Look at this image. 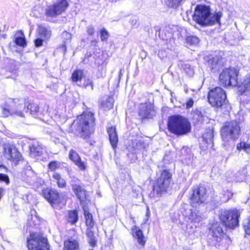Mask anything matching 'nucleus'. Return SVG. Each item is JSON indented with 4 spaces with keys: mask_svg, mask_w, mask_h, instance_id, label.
<instances>
[{
    "mask_svg": "<svg viewBox=\"0 0 250 250\" xmlns=\"http://www.w3.org/2000/svg\"><path fill=\"white\" fill-rule=\"evenodd\" d=\"M74 123L76 135L83 140L88 139L95 129L94 114L90 111L84 112L78 117Z\"/></svg>",
    "mask_w": 250,
    "mask_h": 250,
    "instance_id": "f257e3e1",
    "label": "nucleus"
},
{
    "mask_svg": "<svg viewBox=\"0 0 250 250\" xmlns=\"http://www.w3.org/2000/svg\"><path fill=\"white\" fill-rule=\"evenodd\" d=\"M222 17V13L221 12L211 13L209 6L197 5L194 10L193 20L202 26H211L217 23L220 24Z\"/></svg>",
    "mask_w": 250,
    "mask_h": 250,
    "instance_id": "f03ea898",
    "label": "nucleus"
},
{
    "mask_svg": "<svg viewBox=\"0 0 250 250\" xmlns=\"http://www.w3.org/2000/svg\"><path fill=\"white\" fill-rule=\"evenodd\" d=\"M1 116L4 118L9 116L24 118L25 109L24 102L19 98H7L0 105Z\"/></svg>",
    "mask_w": 250,
    "mask_h": 250,
    "instance_id": "7ed1b4c3",
    "label": "nucleus"
},
{
    "mask_svg": "<svg viewBox=\"0 0 250 250\" xmlns=\"http://www.w3.org/2000/svg\"><path fill=\"white\" fill-rule=\"evenodd\" d=\"M240 125L236 121L226 122L221 129V136L223 145L226 149L234 146V141L237 139L240 135Z\"/></svg>",
    "mask_w": 250,
    "mask_h": 250,
    "instance_id": "20e7f679",
    "label": "nucleus"
},
{
    "mask_svg": "<svg viewBox=\"0 0 250 250\" xmlns=\"http://www.w3.org/2000/svg\"><path fill=\"white\" fill-rule=\"evenodd\" d=\"M222 225L221 224H216L212 226L208 240L209 245L219 249L227 248L231 242L230 238L225 234Z\"/></svg>",
    "mask_w": 250,
    "mask_h": 250,
    "instance_id": "39448f33",
    "label": "nucleus"
},
{
    "mask_svg": "<svg viewBox=\"0 0 250 250\" xmlns=\"http://www.w3.org/2000/svg\"><path fill=\"white\" fill-rule=\"evenodd\" d=\"M168 128L171 132L180 136L189 133L191 126L187 118L181 116L175 115L169 118Z\"/></svg>",
    "mask_w": 250,
    "mask_h": 250,
    "instance_id": "423d86ee",
    "label": "nucleus"
},
{
    "mask_svg": "<svg viewBox=\"0 0 250 250\" xmlns=\"http://www.w3.org/2000/svg\"><path fill=\"white\" fill-rule=\"evenodd\" d=\"M208 99L209 103L213 107H221L225 111H229L230 109L226 92L220 87H216L210 90Z\"/></svg>",
    "mask_w": 250,
    "mask_h": 250,
    "instance_id": "0eeeda50",
    "label": "nucleus"
},
{
    "mask_svg": "<svg viewBox=\"0 0 250 250\" xmlns=\"http://www.w3.org/2000/svg\"><path fill=\"white\" fill-rule=\"evenodd\" d=\"M171 179L172 173L169 170H163L153 186V193L151 192L150 195L160 197L166 193L170 187Z\"/></svg>",
    "mask_w": 250,
    "mask_h": 250,
    "instance_id": "6e6552de",
    "label": "nucleus"
},
{
    "mask_svg": "<svg viewBox=\"0 0 250 250\" xmlns=\"http://www.w3.org/2000/svg\"><path fill=\"white\" fill-rule=\"evenodd\" d=\"M240 212L236 209L222 211L220 219L226 228L234 229L238 225Z\"/></svg>",
    "mask_w": 250,
    "mask_h": 250,
    "instance_id": "1a4fd4ad",
    "label": "nucleus"
},
{
    "mask_svg": "<svg viewBox=\"0 0 250 250\" xmlns=\"http://www.w3.org/2000/svg\"><path fill=\"white\" fill-rule=\"evenodd\" d=\"M238 72L234 68L224 70L219 76L220 83L224 86H236L238 84Z\"/></svg>",
    "mask_w": 250,
    "mask_h": 250,
    "instance_id": "9d476101",
    "label": "nucleus"
},
{
    "mask_svg": "<svg viewBox=\"0 0 250 250\" xmlns=\"http://www.w3.org/2000/svg\"><path fill=\"white\" fill-rule=\"evenodd\" d=\"M206 188L203 186L192 188V193L190 197V203L193 207H197L204 203L207 199Z\"/></svg>",
    "mask_w": 250,
    "mask_h": 250,
    "instance_id": "9b49d317",
    "label": "nucleus"
},
{
    "mask_svg": "<svg viewBox=\"0 0 250 250\" xmlns=\"http://www.w3.org/2000/svg\"><path fill=\"white\" fill-rule=\"evenodd\" d=\"M68 5L67 0H58L54 4L46 8L45 15L48 17L56 18L65 11Z\"/></svg>",
    "mask_w": 250,
    "mask_h": 250,
    "instance_id": "f8f14e48",
    "label": "nucleus"
},
{
    "mask_svg": "<svg viewBox=\"0 0 250 250\" xmlns=\"http://www.w3.org/2000/svg\"><path fill=\"white\" fill-rule=\"evenodd\" d=\"M27 240L29 250H50L47 239L38 235Z\"/></svg>",
    "mask_w": 250,
    "mask_h": 250,
    "instance_id": "ddd939ff",
    "label": "nucleus"
},
{
    "mask_svg": "<svg viewBox=\"0 0 250 250\" xmlns=\"http://www.w3.org/2000/svg\"><path fill=\"white\" fill-rule=\"evenodd\" d=\"M204 59L210 70L214 72L219 71L224 64L223 59L221 53L214 55L206 56Z\"/></svg>",
    "mask_w": 250,
    "mask_h": 250,
    "instance_id": "4468645a",
    "label": "nucleus"
},
{
    "mask_svg": "<svg viewBox=\"0 0 250 250\" xmlns=\"http://www.w3.org/2000/svg\"><path fill=\"white\" fill-rule=\"evenodd\" d=\"M70 185L72 190L81 203H83L86 200V191L81 186L80 181L77 178H74L71 180Z\"/></svg>",
    "mask_w": 250,
    "mask_h": 250,
    "instance_id": "2eb2a0df",
    "label": "nucleus"
},
{
    "mask_svg": "<svg viewBox=\"0 0 250 250\" xmlns=\"http://www.w3.org/2000/svg\"><path fill=\"white\" fill-rule=\"evenodd\" d=\"M42 194L44 198L54 207V205L59 203L60 195L59 192L55 189L48 188L44 189L42 191Z\"/></svg>",
    "mask_w": 250,
    "mask_h": 250,
    "instance_id": "dca6fc26",
    "label": "nucleus"
},
{
    "mask_svg": "<svg viewBox=\"0 0 250 250\" xmlns=\"http://www.w3.org/2000/svg\"><path fill=\"white\" fill-rule=\"evenodd\" d=\"M238 90L239 94L250 96V77L246 76L239 83L238 82Z\"/></svg>",
    "mask_w": 250,
    "mask_h": 250,
    "instance_id": "f3484780",
    "label": "nucleus"
},
{
    "mask_svg": "<svg viewBox=\"0 0 250 250\" xmlns=\"http://www.w3.org/2000/svg\"><path fill=\"white\" fill-rule=\"evenodd\" d=\"M139 115L142 119L151 118L154 115V111L150 104L145 103L141 104Z\"/></svg>",
    "mask_w": 250,
    "mask_h": 250,
    "instance_id": "a211bd4d",
    "label": "nucleus"
},
{
    "mask_svg": "<svg viewBox=\"0 0 250 250\" xmlns=\"http://www.w3.org/2000/svg\"><path fill=\"white\" fill-rule=\"evenodd\" d=\"M68 157L81 169L84 170L85 169V163L82 161L80 156L76 150L71 149L69 152Z\"/></svg>",
    "mask_w": 250,
    "mask_h": 250,
    "instance_id": "6ab92c4d",
    "label": "nucleus"
},
{
    "mask_svg": "<svg viewBox=\"0 0 250 250\" xmlns=\"http://www.w3.org/2000/svg\"><path fill=\"white\" fill-rule=\"evenodd\" d=\"M30 155L31 157L35 158L42 155L43 152L42 147L38 143H33L29 146Z\"/></svg>",
    "mask_w": 250,
    "mask_h": 250,
    "instance_id": "aec40b11",
    "label": "nucleus"
},
{
    "mask_svg": "<svg viewBox=\"0 0 250 250\" xmlns=\"http://www.w3.org/2000/svg\"><path fill=\"white\" fill-rule=\"evenodd\" d=\"M16 146L12 143L5 144L3 146V154L4 157L9 160L12 158V153L16 149Z\"/></svg>",
    "mask_w": 250,
    "mask_h": 250,
    "instance_id": "412c9836",
    "label": "nucleus"
},
{
    "mask_svg": "<svg viewBox=\"0 0 250 250\" xmlns=\"http://www.w3.org/2000/svg\"><path fill=\"white\" fill-rule=\"evenodd\" d=\"M107 133L109 135L111 145L113 148L116 147L118 142V138L115 127L111 126L108 128L107 129Z\"/></svg>",
    "mask_w": 250,
    "mask_h": 250,
    "instance_id": "4be33fe9",
    "label": "nucleus"
},
{
    "mask_svg": "<svg viewBox=\"0 0 250 250\" xmlns=\"http://www.w3.org/2000/svg\"><path fill=\"white\" fill-rule=\"evenodd\" d=\"M114 100L109 96H104L100 103L101 106L105 110H109L113 106Z\"/></svg>",
    "mask_w": 250,
    "mask_h": 250,
    "instance_id": "5701e85b",
    "label": "nucleus"
},
{
    "mask_svg": "<svg viewBox=\"0 0 250 250\" xmlns=\"http://www.w3.org/2000/svg\"><path fill=\"white\" fill-rule=\"evenodd\" d=\"M132 235L136 238L138 242L141 245L144 246L146 241L144 240V236L142 231L136 226H134L132 229Z\"/></svg>",
    "mask_w": 250,
    "mask_h": 250,
    "instance_id": "b1692460",
    "label": "nucleus"
},
{
    "mask_svg": "<svg viewBox=\"0 0 250 250\" xmlns=\"http://www.w3.org/2000/svg\"><path fill=\"white\" fill-rule=\"evenodd\" d=\"M79 244L77 240L71 238L64 242L63 250H79Z\"/></svg>",
    "mask_w": 250,
    "mask_h": 250,
    "instance_id": "393cba45",
    "label": "nucleus"
},
{
    "mask_svg": "<svg viewBox=\"0 0 250 250\" xmlns=\"http://www.w3.org/2000/svg\"><path fill=\"white\" fill-rule=\"evenodd\" d=\"M52 181L56 183L59 188H62L66 186L65 181L61 177L60 174L54 172L52 176Z\"/></svg>",
    "mask_w": 250,
    "mask_h": 250,
    "instance_id": "a878e982",
    "label": "nucleus"
},
{
    "mask_svg": "<svg viewBox=\"0 0 250 250\" xmlns=\"http://www.w3.org/2000/svg\"><path fill=\"white\" fill-rule=\"evenodd\" d=\"M66 219L71 224H75L78 220V212L75 210L68 211L66 216Z\"/></svg>",
    "mask_w": 250,
    "mask_h": 250,
    "instance_id": "bb28decb",
    "label": "nucleus"
},
{
    "mask_svg": "<svg viewBox=\"0 0 250 250\" xmlns=\"http://www.w3.org/2000/svg\"><path fill=\"white\" fill-rule=\"evenodd\" d=\"M24 105H25V109L23 110V112H27L29 111L31 115H35L39 111V107L37 104H29L27 105H26L24 103Z\"/></svg>",
    "mask_w": 250,
    "mask_h": 250,
    "instance_id": "cd10ccee",
    "label": "nucleus"
},
{
    "mask_svg": "<svg viewBox=\"0 0 250 250\" xmlns=\"http://www.w3.org/2000/svg\"><path fill=\"white\" fill-rule=\"evenodd\" d=\"M92 228H88L86 230V235L87 240L90 246L92 247L96 245V240L93 231L91 230Z\"/></svg>",
    "mask_w": 250,
    "mask_h": 250,
    "instance_id": "c85d7f7f",
    "label": "nucleus"
},
{
    "mask_svg": "<svg viewBox=\"0 0 250 250\" xmlns=\"http://www.w3.org/2000/svg\"><path fill=\"white\" fill-rule=\"evenodd\" d=\"M38 32L42 38H44L45 39L49 38L51 35L50 30L42 25H40L39 26Z\"/></svg>",
    "mask_w": 250,
    "mask_h": 250,
    "instance_id": "c756f323",
    "label": "nucleus"
},
{
    "mask_svg": "<svg viewBox=\"0 0 250 250\" xmlns=\"http://www.w3.org/2000/svg\"><path fill=\"white\" fill-rule=\"evenodd\" d=\"M202 213L198 210L191 212L188 219L192 222L199 223L202 221Z\"/></svg>",
    "mask_w": 250,
    "mask_h": 250,
    "instance_id": "7c9ffc66",
    "label": "nucleus"
},
{
    "mask_svg": "<svg viewBox=\"0 0 250 250\" xmlns=\"http://www.w3.org/2000/svg\"><path fill=\"white\" fill-rule=\"evenodd\" d=\"M12 157H13V158L9 159V161L14 163L15 165H18L19 162L22 159V155L17 147L12 153Z\"/></svg>",
    "mask_w": 250,
    "mask_h": 250,
    "instance_id": "2f4dec72",
    "label": "nucleus"
},
{
    "mask_svg": "<svg viewBox=\"0 0 250 250\" xmlns=\"http://www.w3.org/2000/svg\"><path fill=\"white\" fill-rule=\"evenodd\" d=\"M213 136L214 134L213 130L209 129L203 134V138L208 144H210L212 143Z\"/></svg>",
    "mask_w": 250,
    "mask_h": 250,
    "instance_id": "473e14b6",
    "label": "nucleus"
},
{
    "mask_svg": "<svg viewBox=\"0 0 250 250\" xmlns=\"http://www.w3.org/2000/svg\"><path fill=\"white\" fill-rule=\"evenodd\" d=\"M83 75V72L81 70H76L72 74L71 79L73 82H78L81 81Z\"/></svg>",
    "mask_w": 250,
    "mask_h": 250,
    "instance_id": "72a5a7b5",
    "label": "nucleus"
},
{
    "mask_svg": "<svg viewBox=\"0 0 250 250\" xmlns=\"http://www.w3.org/2000/svg\"><path fill=\"white\" fill-rule=\"evenodd\" d=\"M84 211L86 225L89 227V228H93L94 226V222L93 220L92 214L86 211L85 210Z\"/></svg>",
    "mask_w": 250,
    "mask_h": 250,
    "instance_id": "f704fd0d",
    "label": "nucleus"
},
{
    "mask_svg": "<svg viewBox=\"0 0 250 250\" xmlns=\"http://www.w3.org/2000/svg\"><path fill=\"white\" fill-rule=\"evenodd\" d=\"M199 42V39L196 36H190L186 38L188 45H196Z\"/></svg>",
    "mask_w": 250,
    "mask_h": 250,
    "instance_id": "c9c22d12",
    "label": "nucleus"
},
{
    "mask_svg": "<svg viewBox=\"0 0 250 250\" xmlns=\"http://www.w3.org/2000/svg\"><path fill=\"white\" fill-rule=\"evenodd\" d=\"M83 87L88 90L92 91L94 88V83L92 79L91 78L85 79L83 84Z\"/></svg>",
    "mask_w": 250,
    "mask_h": 250,
    "instance_id": "e433bc0d",
    "label": "nucleus"
},
{
    "mask_svg": "<svg viewBox=\"0 0 250 250\" xmlns=\"http://www.w3.org/2000/svg\"><path fill=\"white\" fill-rule=\"evenodd\" d=\"M193 118L198 122H202L204 119V116L201 111L196 109L193 112Z\"/></svg>",
    "mask_w": 250,
    "mask_h": 250,
    "instance_id": "4c0bfd02",
    "label": "nucleus"
},
{
    "mask_svg": "<svg viewBox=\"0 0 250 250\" xmlns=\"http://www.w3.org/2000/svg\"><path fill=\"white\" fill-rule=\"evenodd\" d=\"M183 0H167L166 4L170 8H176L178 7Z\"/></svg>",
    "mask_w": 250,
    "mask_h": 250,
    "instance_id": "58836bf2",
    "label": "nucleus"
},
{
    "mask_svg": "<svg viewBox=\"0 0 250 250\" xmlns=\"http://www.w3.org/2000/svg\"><path fill=\"white\" fill-rule=\"evenodd\" d=\"M16 45L22 47L26 45V42L24 37H16L14 41Z\"/></svg>",
    "mask_w": 250,
    "mask_h": 250,
    "instance_id": "ea45409f",
    "label": "nucleus"
},
{
    "mask_svg": "<svg viewBox=\"0 0 250 250\" xmlns=\"http://www.w3.org/2000/svg\"><path fill=\"white\" fill-rule=\"evenodd\" d=\"M109 37V33L105 29L103 28L101 31V39L102 41H106Z\"/></svg>",
    "mask_w": 250,
    "mask_h": 250,
    "instance_id": "a19ab883",
    "label": "nucleus"
},
{
    "mask_svg": "<svg viewBox=\"0 0 250 250\" xmlns=\"http://www.w3.org/2000/svg\"><path fill=\"white\" fill-rule=\"evenodd\" d=\"M59 167L58 163L56 161L51 162L48 164V168L51 171L55 170Z\"/></svg>",
    "mask_w": 250,
    "mask_h": 250,
    "instance_id": "79ce46f5",
    "label": "nucleus"
},
{
    "mask_svg": "<svg viewBox=\"0 0 250 250\" xmlns=\"http://www.w3.org/2000/svg\"><path fill=\"white\" fill-rule=\"evenodd\" d=\"M0 181L4 182L8 184L9 183V177L5 174L0 173Z\"/></svg>",
    "mask_w": 250,
    "mask_h": 250,
    "instance_id": "37998d69",
    "label": "nucleus"
},
{
    "mask_svg": "<svg viewBox=\"0 0 250 250\" xmlns=\"http://www.w3.org/2000/svg\"><path fill=\"white\" fill-rule=\"evenodd\" d=\"M248 222L244 225V228L247 234L250 235V216L249 217Z\"/></svg>",
    "mask_w": 250,
    "mask_h": 250,
    "instance_id": "c03bdc74",
    "label": "nucleus"
},
{
    "mask_svg": "<svg viewBox=\"0 0 250 250\" xmlns=\"http://www.w3.org/2000/svg\"><path fill=\"white\" fill-rule=\"evenodd\" d=\"M184 70L186 72L190 75H192L193 74V71L192 69H191V66L189 64H186L185 65Z\"/></svg>",
    "mask_w": 250,
    "mask_h": 250,
    "instance_id": "a18cd8bd",
    "label": "nucleus"
},
{
    "mask_svg": "<svg viewBox=\"0 0 250 250\" xmlns=\"http://www.w3.org/2000/svg\"><path fill=\"white\" fill-rule=\"evenodd\" d=\"M87 32L89 35H92L95 32L94 28L92 25H89L87 27Z\"/></svg>",
    "mask_w": 250,
    "mask_h": 250,
    "instance_id": "49530a36",
    "label": "nucleus"
},
{
    "mask_svg": "<svg viewBox=\"0 0 250 250\" xmlns=\"http://www.w3.org/2000/svg\"><path fill=\"white\" fill-rule=\"evenodd\" d=\"M193 100L191 98L188 99L186 103L187 108H189L193 106Z\"/></svg>",
    "mask_w": 250,
    "mask_h": 250,
    "instance_id": "de8ad7c7",
    "label": "nucleus"
},
{
    "mask_svg": "<svg viewBox=\"0 0 250 250\" xmlns=\"http://www.w3.org/2000/svg\"><path fill=\"white\" fill-rule=\"evenodd\" d=\"M43 40L42 39L38 38L35 41V44L36 46L39 47L42 45Z\"/></svg>",
    "mask_w": 250,
    "mask_h": 250,
    "instance_id": "09e8293b",
    "label": "nucleus"
},
{
    "mask_svg": "<svg viewBox=\"0 0 250 250\" xmlns=\"http://www.w3.org/2000/svg\"><path fill=\"white\" fill-rule=\"evenodd\" d=\"M240 147L244 149L246 151H248V148H249L250 145L249 144H247L245 143H241L239 144Z\"/></svg>",
    "mask_w": 250,
    "mask_h": 250,
    "instance_id": "8fccbe9b",
    "label": "nucleus"
},
{
    "mask_svg": "<svg viewBox=\"0 0 250 250\" xmlns=\"http://www.w3.org/2000/svg\"><path fill=\"white\" fill-rule=\"evenodd\" d=\"M62 36L65 37L66 38L69 39L71 38V35L70 33H69L68 32L65 31V32H63Z\"/></svg>",
    "mask_w": 250,
    "mask_h": 250,
    "instance_id": "3c124183",
    "label": "nucleus"
},
{
    "mask_svg": "<svg viewBox=\"0 0 250 250\" xmlns=\"http://www.w3.org/2000/svg\"><path fill=\"white\" fill-rule=\"evenodd\" d=\"M0 169H1V171L5 172H7L8 170L7 168L4 165H0Z\"/></svg>",
    "mask_w": 250,
    "mask_h": 250,
    "instance_id": "603ef678",
    "label": "nucleus"
},
{
    "mask_svg": "<svg viewBox=\"0 0 250 250\" xmlns=\"http://www.w3.org/2000/svg\"><path fill=\"white\" fill-rule=\"evenodd\" d=\"M122 75V69L120 70V72H119V78L121 77V76Z\"/></svg>",
    "mask_w": 250,
    "mask_h": 250,
    "instance_id": "864d4df0",
    "label": "nucleus"
},
{
    "mask_svg": "<svg viewBox=\"0 0 250 250\" xmlns=\"http://www.w3.org/2000/svg\"><path fill=\"white\" fill-rule=\"evenodd\" d=\"M92 250V249H90V250Z\"/></svg>",
    "mask_w": 250,
    "mask_h": 250,
    "instance_id": "5fc2aeb1",
    "label": "nucleus"
}]
</instances>
